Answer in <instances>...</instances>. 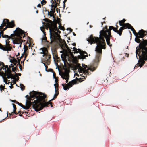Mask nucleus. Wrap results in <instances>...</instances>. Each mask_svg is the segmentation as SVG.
Segmentation results:
<instances>
[{"mask_svg":"<svg viewBox=\"0 0 147 147\" xmlns=\"http://www.w3.org/2000/svg\"><path fill=\"white\" fill-rule=\"evenodd\" d=\"M100 37H95L92 35H90L86 39L87 40L91 45L93 43H96L97 45L96 47L95 51L96 52V59L95 61L96 62L98 63L101 60V55L102 54V49H105L106 43L104 37L105 38L107 44L110 46H111L112 45L110 43V38L112 37L110 33L109 34L104 32H100Z\"/></svg>","mask_w":147,"mask_h":147,"instance_id":"f257e3e1","label":"nucleus"},{"mask_svg":"<svg viewBox=\"0 0 147 147\" xmlns=\"http://www.w3.org/2000/svg\"><path fill=\"white\" fill-rule=\"evenodd\" d=\"M44 20L47 22L46 24L49 29L50 44L54 42H57L59 41L60 39H61L59 35L61 32L57 26V23L54 22L48 18H45Z\"/></svg>","mask_w":147,"mask_h":147,"instance_id":"f03ea898","label":"nucleus"},{"mask_svg":"<svg viewBox=\"0 0 147 147\" xmlns=\"http://www.w3.org/2000/svg\"><path fill=\"white\" fill-rule=\"evenodd\" d=\"M136 36L135 40L136 42L139 43V48L136 47V54H138V52L141 53L147 52V31Z\"/></svg>","mask_w":147,"mask_h":147,"instance_id":"7ed1b4c3","label":"nucleus"},{"mask_svg":"<svg viewBox=\"0 0 147 147\" xmlns=\"http://www.w3.org/2000/svg\"><path fill=\"white\" fill-rule=\"evenodd\" d=\"M25 32L19 28H17L14 31L13 34L11 35V36L7 35H5L2 37L5 38H7L8 40L12 37L13 39V42L14 44H19L22 43V38L24 37L25 35Z\"/></svg>","mask_w":147,"mask_h":147,"instance_id":"20e7f679","label":"nucleus"},{"mask_svg":"<svg viewBox=\"0 0 147 147\" xmlns=\"http://www.w3.org/2000/svg\"><path fill=\"white\" fill-rule=\"evenodd\" d=\"M46 95L44 93H41L37 96V101H34L35 104L33 105V108L37 111L42 110L45 107H47L49 104H50L51 107H53L52 102H46L45 99L46 98Z\"/></svg>","mask_w":147,"mask_h":147,"instance_id":"39448f33","label":"nucleus"},{"mask_svg":"<svg viewBox=\"0 0 147 147\" xmlns=\"http://www.w3.org/2000/svg\"><path fill=\"white\" fill-rule=\"evenodd\" d=\"M42 52H40V54H43V58L42 59V62L46 63L47 65H49L51 61V57L48 53L47 48L43 47L42 49Z\"/></svg>","mask_w":147,"mask_h":147,"instance_id":"423d86ee","label":"nucleus"},{"mask_svg":"<svg viewBox=\"0 0 147 147\" xmlns=\"http://www.w3.org/2000/svg\"><path fill=\"white\" fill-rule=\"evenodd\" d=\"M6 27L3 29L2 31L5 30L7 28H11L14 27L15 26V24L13 21H12L11 22H9V20L8 19H4L3 21V23L0 26V30H1L5 26Z\"/></svg>","mask_w":147,"mask_h":147,"instance_id":"0eeeda50","label":"nucleus"},{"mask_svg":"<svg viewBox=\"0 0 147 147\" xmlns=\"http://www.w3.org/2000/svg\"><path fill=\"white\" fill-rule=\"evenodd\" d=\"M75 67L78 69V70H79L80 71H81V73H83L86 75V76H83V77H84V79H85L87 77L86 74L89 75V72L88 70H90L92 71H94V70H95L96 69V67H93V68H88L86 70V68H83L81 66L80 64L79 63H77L76 64L75 66Z\"/></svg>","mask_w":147,"mask_h":147,"instance_id":"6e6552de","label":"nucleus"},{"mask_svg":"<svg viewBox=\"0 0 147 147\" xmlns=\"http://www.w3.org/2000/svg\"><path fill=\"white\" fill-rule=\"evenodd\" d=\"M41 93H42L41 92H38L35 91H33L32 92L30 93V96L28 97L27 99L28 100H30L31 101L32 100V101L33 100L32 99V98L35 97L36 99V100H34V102H33V104L32 105V106L33 107V105H34L35 103H34V101H37V96H38L39 95H41Z\"/></svg>","mask_w":147,"mask_h":147,"instance_id":"1a4fd4ad","label":"nucleus"},{"mask_svg":"<svg viewBox=\"0 0 147 147\" xmlns=\"http://www.w3.org/2000/svg\"><path fill=\"white\" fill-rule=\"evenodd\" d=\"M142 57L139 61L140 63H138L140 67H141L144 64L145 60H147V52L142 53Z\"/></svg>","mask_w":147,"mask_h":147,"instance_id":"9d476101","label":"nucleus"},{"mask_svg":"<svg viewBox=\"0 0 147 147\" xmlns=\"http://www.w3.org/2000/svg\"><path fill=\"white\" fill-rule=\"evenodd\" d=\"M60 75L63 79L66 80V83H68L69 78V72L66 70L60 73Z\"/></svg>","mask_w":147,"mask_h":147,"instance_id":"9b49d317","label":"nucleus"},{"mask_svg":"<svg viewBox=\"0 0 147 147\" xmlns=\"http://www.w3.org/2000/svg\"><path fill=\"white\" fill-rule=\"evenodd\" d=\"M53 76L54 78L55 79V82L56 83L57 81H58V80H57L55 76H54V74H53ZM54 86L55 88V93L54 95V96L53 98L51 99L50 101H52L53 100L55 99L57 97V96L58 95L59 92L58 91L59 89L58 88L59 86V84L58 83L55 84H54Z\"/></svg>","mask_w":147,"mask_h":147,"instance_id":"f8f14e48","label":"nucleus"},{"mask_svg":"<svg viewBox=\"0 0 147 147\" xmlns=\"http://www.w3.org/2000/svg\"><path fill=\"white\" fill-rule=\"evenodd\" d=\"M60 39L59 41L57 42V43H58L61 48L62 49L63 51H64V49H67L69 48L67 45L66 42L64 40H63L62 39Z\"/></svg>","mask_w":147,"mask_h":147,"instance_id":"ddd939ff","label":"nucleus"},{"mask_svg":"<svg viewBox=\"0 0 147 147\" xmlns=\"http://www.w3.org/2000/svg\"><path fill=\"white\" fill-rule=\"evenodd\" d=\"M113 30L115 32L117 33L118 34L119 30L117 29V28H115L112 26H110L109 27V31L104 30H102L100 31L101 32H104L109 34V33H110V34L111 35V30Z\"/></svg>","mask_w":147,"mask_h":147,"instance_id":"4468645a","label":"nucleus"},{"mask_svg":"<svg viewBox=\"0 0 147 147\" xmlns=\"http://www.w3.org/2000/svg\"><path fill=\"white\" fill-rule=\"evenodd\" d=\"M131 29V31L133 32V34L135 36H137V35H140L144 32H146V33H147L146 31L142 29H141V30H140L139 31L138 33H137L136 32L135 30L133 28V27Z\"/></svg>","mask_w":147,"mask_h":147,"instance_id":"2eb2a0df","label":"nucleus"},{"mask_svg":"<svg viewBox=\"0 0 147 147\" xmlns=\"http://www.w3.org/2000/svg\"><path fill=\"white\" fill-rule=\"evenodd\" d=\"M61 53H63L64 56L65 57L67 56L68 57H69V53L72 52H71V50L69 48L67 49H64V51H61Z\"/></svg>","mask_w":147,"mask_h":147,"instance_id":"dca6fc26","label":"nucleus"},{"mask_svg":"<svg viewBox=\"0 0 147 147\" xmlns=\"http://www.w3.org/2000/svg\"><path fill=\"white\" fill-rule=\"evenodd\" d=\"M7 74L5 73L3 71L0 72V76H2L4 80V82L6 84H7Z\"/></svg>","mask_w":147,"mask_h":147,"instance_id":"f3484780","label":"nucleus"},{"mask_svg":"<svg viewBox=\"0 0 147 147\" xmlns=\"http://www.w3.org/2000/svg\"><path fill=\"white\" fill-rule=\"evenodd\" d=\"M79 50L80 51V54L81 55L78 56V58L79 59H83L85 58V56L83 55L85 54H87V53L86 52L82 50L81 49H79Z\"/></svg>","mask_w":147,"mask_h":147,"instance_id":"a211bd4d","label":"nucleus"},{"mask_svg":"<svg viewBox=\"0 0 147 147\" xmlns=\"http://www.w3.org/2000/svg\"><path fill=\"white\" fill-rule=\"evenodd\" d=\"M32 105V102L31 101L26 100V105L25 106V109H28Z\"/></svg>","mask_w":147,"mask_h":147,"instance_id":"6ab92c4d","label":"nucleus"},{"mask_svg":"<svg viewBox=\"0 0 147 147\" xmlns=\"http://www.w3.org/2000/svg\"><path fill=\"white\" fill-rule=\"evenodd\" d=\"M78 82L76 79L73 80L69 82L68 83H67L68 85L70 87H71L73 86L76 84H78Z\"/></svg>","mask_w":147,"mask_h":147,"instance_id":"aec40b11","label":"nucleus"},{"mask_svg":"<svg viewBox=\"0 0 147 147\" xmlns=\"http://www.w3.org/2000/svg\"><path fill=\"white\" fill-rule=\"evenodd\" d=\"M55 12V9H53L52 8H51V11L50 12H49V11H48V15L50 16V17H53V18L54 20L55 19V17L54 16V14Z\"/></svg>","mask_w":147,"mask_h":147,"instance_id":"412c9836","label":"nucleus"},{"mask_svg":"<svg viewBox=\"0 0 147 147\" xmlns=\"http://www.w3.org/2000/svg\"><path fill=\"white\" fill-rule=\"evenodd\" d=\"M8 68V65H4L3 63L0 62V70H1V68L2 69L6 70V69H7Z\"/></svg>","mask_w":147,"mask_h":147,"instance_id":"4be33fe9","label":"nucleus"},{"mask_svg":"<svg viewBox=\"0 0 147 147\" xmlns=\"http://www.w3.org/2000/svg\"><path fill=\"white\" fill-rule=\"evenodd\" d=\"M9 40H8V39H7V40H6V45H3V46H6L5 48L7 49L10 47V50H8V51H11L12 49V47L11 46V44H9L10 42L9 41Z\"/></svg>","mask_w":147,"mask_h":147,"instance_id":"5701e85b","label":"nucleus"},{"mask_svg":"<svg viewBox=\"0 0 147 147\" xmlns=\"http://www.w3.org/2000/svg\"><path fill=\"white\" fill-rule=\"evenodd\" d=\"M53 58L54 59L55 63L56 65H58L57 62H58V59L60 58L58 57V55L57 54H53Z\"/></svg>","mask_w":147,"mask_h":147,"instance_id":"b1692460","label":"nucleus"},{"mask_svg":"<svg viewBox=\"0 0 147 147\" xmlns=\"http://www.w3.org/2000/svg\"><path fill=\"white\" fill-rule=\"evenodd\" d=\"M6 46H3L2 44L0 43V49L4 51H8V50H10V47L8 48V49H7L5 47Z\"/></svg>","mask_w":147,"mask_h":147,"instance_id":"393cba45","label":"nucleus"},{"mask_svg":"<svg viewBox=\"0 0 147 147\" xmlns=\"http://www.w3.org/2000/svg\"><path fill=\"white\" fill-rule=\"evenodd\" d=\"M122 26V27L120 28L119 30L118 34L120 36H121L122 35L123 30L125 28L124 25H123Z\"/></svg>","mask_w":147,"mask_h":147,"instance_id":"a878e982","label":"nucleus"},{"mask_svg":"<svg viewBox=\"0 0 147 147\" xmlns=\"http://www.w3.org/2000/svg\"><path fill=\"white\" fill-rule=\"evenodd\" d=\"M62 85L63 87V89L65 90H68L69 89L70 87L67 84H62Z\"/></svg>","mask_w":147,"mask_h":147,"instance_id":"bb28decb","label":"nucleus"},{"mask_svg":"<svg viewBox=\"0 0 147 147\" xmlns=\"http://www.w3.org/2000/svg\"><path fill=\"white\" fill-rule=\"evenodd\" d=\"M124 25L125 28H127L131 29L133 27L129 23L124 24Z\"/></svg>","mask_w":147,"mask_h":147,"instance_id":"cd10ccee","label":"nucleus"},{"mask_svg":"<svg viewBox=\"0 0 147 147\" xmlns=\"http://www.w3.org/2000/svg\"><path fill=\"white\" fill-rule=\"evenodd\" d=\"M126 20L125 19H123L121 21H119V23L120 26H123L124 25V24H125L124 22L126 21Z\"/></svg>","mask_w":147,"mask_h":147,"instance_id":"c85d7f7f","label":"nucleus"},{"mask_svg":"<svg viewBox=\"0 0 147 147\" xmlns=\"http://www.w3.org/2000/svg\"><path fill=\"white\" fill-rule=\"evenodd\" d=\"M72 49H73L74 50L73 51H74V53H80V51L79 50V49H78L76 48L75 47H73V49L71 48Z\"/></svg>","mask_w":147,"mask_h":147,"instance_id":"c756f323","label":"nucleus"},{"mask_svg":"<svg viewBox=\"0 0 147 147\" xmlns=\"http://www.w3.org/2000/svg\"><path fill=\"white\" fill-rule=\"evenodd\" d=\"M6 73L8 74H9L12 76H13V75L11 74V70L9 69V68H7L6 70H5Z\"/></svg>","mask_w":147,"mask_h":147,"instance_id":"7c9ffc66","label":"nucleus"},{"mask_svg":"<svg viewBox=\"0 0 147 147\" xmlns=\"http://www.w3.org/2000/svg\"><path fill=\"white\" fill-rule=\"evenodd\" d=\"M12 105H13V107L14 108L13 111L12 112V113H13L17 115L18 114V113H17L16 111V106L14 104H13Z\"/></svg>","mask_w":147,"mask_h":147,"instance_id":"2f4dec72","label":"nucleus"},{"mask_svg":"<svg viewBox=\"0 0 147 147\" xmlns=\"http://www.w3.org/2000/svg\"><path fill=\"white\" fill-rule=\"evenodd\" d=\"M14 65L16 66L15 67H14L13 65V68L12 69V70L15 73V71H16V70H18V69L17 68V66L16 63H14Z\"/></svg>","mask_w":147,"mask_h":147,"instance_id":"473e14b6","label":"nucleus"},{"mask_svg":"<svg viewBox=\"0 0 147 147\" xmlns=\"http://www.w3.org/2000/svg\"><path fill=\"white\" fill-rule=\"evenodd\" d=\"M19 57H17V59H18V64L19 66V68L21 70H22V67L21 66V65L20 64V58L19 59Z\"/></svg>","mask_w":147,"mask_h":147,"instance_id":"72a5a7b5","label":"nucleus"},{"mask_svg":"<svg viewBox=\"0 0 147 147\" xmlns=\"http://www.w3.org/2000/svg\"><path fill=\"white\" fill-rule=\"evenodd\" d=\"M42 40L44 41L45 42L49 43V44H51L50 43V42H49V41L47 40V38L46 37H43L42 38Z\"/></svg>","mask_w":147,"mask_h":147,"instance_id":"f704fd0d","label":"nucleus"},{"mask_svg":"<svg viewBox=\"0 0 147 147\" xmlns=\"http://www.w3.org/2000/svg\"><path fill=\"white\" fill-rule=\"evenodd\" d=\"M7 79H9L10 78H11V79H12L14 77V76L13 75V76H12L11 75H10L9 74H7Z\"/></svg>","mask_w":147,"mask_h":147,"instance_id":"c9c22d12","label":"nucleus"},{"mask_svg":"<svg viewBox=\"0 0 147 147\" xmlns=\"http://www.w3.org/2000/svg\"><path fill=\"white\" fill-rule=\"evenodd\" d=\"M20 86L21 87V88L22 91L24 90L25 88V86L22 84H20Z\"/></svg>","mask_w":147,"mask_h":147,"instance_id":"e433bc0d","label":"nucleus"},{"mask_svg":"<svg viewBox=\"0 0 147 147\" xmlns=\"http://www.w3.org/2000/svg\"><path fill=\"white\" fill-rule=\"evenodd\" d=\"M5 88V86H4L1 85L0 86V90L1 91L4 90V89Z\"/></svg>","mask_w":147,"mask_h":147,"instance_id":"4c0bfd02","label":"nucleus"},{"mask_svg":"<svg viewBox=\"0 0 147 147\" xmlns=\"http://www.w3.org/2000/svg\"><path fill=\"white\" fill-rule=\"evenodd\" d=\"M47 1L45 0H42V1H41V3L42 4V6L44 4H45L46 3Z\"/></svg>","mask_w":147,"mask_h":147,"instance_id":"58836bf2","label":"nucleus"},{"mask_svg":"<svg viewBox=\"0 0 147 147\" xmlns=\"http://www.w3.org/2000/svg\"><path fill=\"white\" fill-rule=\"evenodd\" d=\"M83 78H77V81H78V82H82L83 81V80H82V79H83Z\"/></svg>","mask_w":147,"mask_h":147,"instance_id":"ea45409f","label":"nucleus"},{"mask_svg":"<svg viewBox=\"0 0 147 147\" xmlns=\"http://www.w3.org/2000/svg\"><path fill=\"white\" fill-rule=\"evenodd\" d=\"M59 28L61 30H63V31L65 30V28L64 27L60 25Z\"/></svg>","mask_w":147,"mask_h":147,"instance_id":"a19ab883","label":"nucleus"},{"mask_svg":"<svg viewBox=\"0 0 147 147\" xmlns=\"http://www.w3.org/2000/svg\"><path fill=\"white\" fill-rule=\"evenodd\" d=\"M10 62H13L14 63H16H16H18V61H17V60L15 58L13 59L12 61H10Z\"/></svg>","mask_w":147,"mask_h":147,"instance_id":"79ce46f5","label":"nucleus"},{"mask_svg":"<svg viewBox=\"0 0 147 147\" xmlns=\"http://www.w3.org/2000/svg\"><path fill=\"white\" fill-rule=\"evenodd\" d=\"M42 63L44 64V66H45V70L46 71H47V69L48 67V66L46 65V63H43V62H42Z\"/></svg>","mask_w":147,"mask_h":147,"instance_id":"37998d69","label":"nucleus"},{"mask_svg":"<svg viewBox=\"0 0 147 147\" xmlns=\"http://www.w3.org/2000/svg\"><path fill=\"white\" fill-rule=\"evenodd\" d=\"M18 105L20 106L21 107H22L23 108L25 109V106L23 105V104H22V103H20Z\"/></svg>","mask_w":147,"mask_h":147,"instance_id":"c03bdc74","label":"nucleus"},{"mask_svg":"<svg viewBox=\"0 0 147 147\" xmlns=\"http://www.w3.org/2000/svg\"><path fill=\"white\" fill-rule=\"evenodd\" d=\"M24 52H26L28 51V47L26 46V48H25V46H24Z\"/></svg>","mask_w":147,"mask_h":147,"instance_id":"a18cd8bd","label":"nucleus"},{"mask_svg":"<svg viewBox=\"0 0 147 147\" xmlns=\"http://www.w3.org/2000/svg\"><path fill=\"white\" fill-rule=\"evenodd\" d=\"M3 33L4 32L2 30L0 32V35L1 36H2H2H3V35H4Z\"/></svg>","mask_w":147,"mask_h":147,"instance_id":"49530a36","label":"nucleus"},{"mask_svg":"<svg viewBox=\"0 0 147 147\" xmlns=\"http://www.w3.org/2000/svg\"><path fill=\"white\" fill-rule=\"evenodd\" d=\"M28 51H27L25 52V59H26V57L27 56V55L28 54Z\"/></svg>","mask_w":147,"mask_h":147,"instance_id":"de8ad7c7","label":"nucleus"},{"mask_svg":"<svg viewBox=\"0 0 147 147\" xmlns=\"http://www.w3.org/2000/svg\"><path fill=\"white\" fill-rule=\"evenodd\" d=\"M70 55L72 58H74V55L73 54L72 52L69 53V55Z\"/></svg>","mask_w":147,"mask_h":147,"instance_id":"09e8293b","label":"nucleus"},{"mask_svg":"<svg viewBox=\"0 0 147 147\" xmlns=\"http://www.w3.org/2000/svg\"><path fill=\"white\" fill-rule=\"evenodd\" d=\"M54 4H55L54 5V7H56V8H57V5L58 4V3H54Z\"/></svg>","mask_w":147,"mask_h":147,"instance_id":"8fccbe9b","label":"nucleus"},{"mask_svg":"<svg viewBox=\"0 0 147 147\" xmlns=\"http://www.w3.org/2000/svg\"><path fill=\"white\" fill-rule=\"evenodd\" d=\"M67 0H64V1L63 2V4H64V7H63L65 8V3L67 1Z\"/></svg>","mask_w":147,"mask_h":147,"instance_id":"3c124183","label":"nucleus"},{"mask_svg":"<svg viewBox=\"0 0 147 147\" xmlns=\"http://www.w3.org/2000/svg\"><path fill=\"white\" fill-rule=\"evenodd\" d=\"M44 29H45L44 28H41V30L43 33H44V32H45Z\"/></svg>","mask_w":147,"mask_h":147,"instance_id":"603ef678","label":"nucleus"},{"mask_svg":"<svg viewBox=\"0 0 147 147\" xmlns=\"http://www.w3.org/2000/svg\"><path fill=\"white\" fill-rule=\"evenodd\" d=\"M44 29H45L44 28H41V30L43 33H44V32H45Z\"/></svg>","mask_w":147,"mask_h":147,"instance_id":"864d4df0","label":"nucleus"},{"mask_svg":"<svg viewBox=\"0 0 147 147\" xmlns=\"http://www.w3.org/2000/svg\"><path fill=\"white\" fill-rule=\"evenodd\" d=\"M44 29H45L44 28H41V30L43 33H44V32H45Z\"/></svg>","mask_w":147,"mask_h":147,"instance_id":"5fc2aeb1","label":"nucleus"},{"mask_svg":"<svg viewBox=\"0 0 147 147\" xmlns=\"http://www.w3.org/2000/svg\"><path fill=\"white\" fill-rule=\"evenodd\" d=\"M68 29H69V31H70V32H72V31H73V30L72 29H71V28H67V30H68Z\"/></svg>","mask_w":147,"mask_h":147,"instance_id":"6e6d98bb","label":"nucleus"},{"mask_svg":"<svg viewBox=\"0 0 147 147\" xmlns=\"http://www.w3.org/2000/svg\"><path fill=\"white\" fill-rule=\"evenodd\" d=\"M11 86H9L10 88L11 89H12V88H13V86H12L13 84L11 83Z\"/></svg>","mask_w":147,"mask_h":147,"instance_id":"4d7b16f0","label":"nucleus"},{"mask_svg":"<svg viewBox=\"0 0 147 147\" xmlns=\"http://www.w3.org/2000/svg\"><path fill=\"white\" fill-rule=\"evenodd\" d=\"M54 1H52V4H53V3H57V2H56V0H53Z\"/></svg>","mask_w":147,"mask_h":147,"instance_id":"13d9d810","label":"nucleus"},{"mask_svg":"<svg viewBox=\"0 0 147 147\" xmlns=\"http://www.w3.org/2000/svg\"><path fill=\"white\" fill-rule=\"evenodd\" d=\"M43 33V37H46V32H44Z\"/></svg>","mask_w":147,"mask_h":147,"instance_id":"bf43d9fd","label":"nucleus"},{"mask_svg":"<svg viewBox=\"0 0 147 147\" xmlns=\"http://www.w3.org/2000/svg\"><path fill=\"white\" fill-rule=\"evenodd\" d=\"M15 74L16 75H18V76H21V74L20 73H19V74H16V73H15Z\"/></svg>","mask_w":147,"mask_h":147,"instance_id":"052dcab7","label":"nucleus"},{"mask_svg":"<svg viewBox=\"0 0 147 147\" xmlns=\"http://www.w3.org/2000/svg\"><path fill=\"white\" fill-rule=\"evenodd\" d=\"M37 7L40 8L41 7V5L40 4H38L37 5Z\"/></svg>","mask_w":147,"mask_h":147,"instance_id":"680f3d73","label":"nucleus"},{"mask_svg":"<svg viewBox=\"0 0 147 147\" xmlns=\"http://www.w3.org/2000/svg\"><path fill=\"white\" fill-rule=\"evenodd\" d=\"M104 29H105L106 30H108V31H109V29H108L107 27V26L105 27L104 28Z\"/></svg>","mask_w":147,"mask_h":147,"instance_id":"e2e57ef3","label":"nucleus"},{"mask_svg":"<svg viewBox=\"0 0 147 147\" xmlns=\"http://www.w3.org/2000/svg\"><path fill=\"white\" fill-rule=\"evenodd\" d=\"M60 20V19H59L58 20L57 23H58L60 25V21L59 20Z\"/></svg>","mask_w":147,"mask_h":147,"instance_id":"0e129e2a","label":"nucleus"},{"mask_svg":"<svg viewBox=\"0 0 147 147\" xmlns=\"http://www.w3.org/2000/svg\"><path fill=\"white\" fill-rule=\"evenodd\" d=\"M28 39H30V40H29V41L30 42V40H32V38L29 36L28 37Z\"/></svg>","mask_w":147,"mask_h":147,"instance_id":"69168bd1","label":"nucleus"},{"mask_svg":"<svg viewBox=\"0 0 147 147\" xmlns=\"http://www.w3.org/2000/svg\"><path fill=\"white\" fill-rule=\"evenodd\" d=\"M25 97L27 99L28 98V97H29V96L28 95H26V96Z\"/></svg>","mask_w":147,"mask_h":147,"instance_id":"338daca9","label":"nucleus"},{"mask_svg":"<svg viewBox=\"0 0 147 147\" xmlns=\"http://www.w3.org/2000/svg\"><path fill=\"white\" fill-rule=\"evenodd\" d=\"M12 102L15 103L16 102V100H12Z\"/></svg>","mask_w":147,"mask_h":147,"instance_id":"774afa93","label":"nucleus"}]
</instances>
